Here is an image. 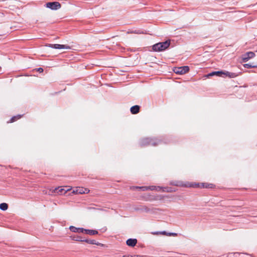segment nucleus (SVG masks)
Here are the masks:
<instances>
[{"label":"nucleus","mask_w":257,"mask_h":257,"mask_svg":"<svg viewBox=\"0 0 257 257\" xmlns=\"http://www.w3.org/2000/svg\"><path fill=\"white\" fill-rule=\"evenodd\" d=\"M255 56V54L252 52H248L244 54L242 60L243 62H247L249 59L252 58Z\"/></svg>","instance_id":"obj_6"},{"label":"nucleus","mask_w":257,"mask_h":257,"mask_svg":"<svg viewBox=\"0 0 257 257\" xmlns=\"http://www.w3.org/2000/svg\"><path fill=\"white\" fill-rule=\"evenodd\" d=\"M170 45V41L167 40L165 42H160L153 46V50L156 52H160L165 50Z\"/></svg>","instance_id":"obj_2"},{"label":"nucleus","mask_w":257,"mask_h":257,"mask_svg":"<svg viewBox=\"0 0 257 257\" xmlns=\"http://www.w3.org/2000/svg\"><path fill=\"white\" fill-rule=\"evenodd\" d=\"M135 189H140L144 191L149 190L148 186H142V187L132 186V187H131V189L134 190Z\"/></svg>","instance_id":"obj_15"},{"label":"nucleus","mask_w":257,"mask_h":257,"mask_svg":"<svg viewBox=\"0 0 257 257\" xmlns=\"http://www.w3.org/2000/svg\"><path fill=\"white\" fill-rule=\"evenodd\" d=\"M56 192L58 194H62L63 193L65 194L66 193L67 191H69L70 189H68L67 190H64L63 188H62L61 187H58L56 188Z\"/></svg>","instance_id":"obj_16"},{"label":"nucleus","mask_w":257,"mask_h":257,"mask_svg":"<svg viewBox=\"0 0 257 257\" xmlns=\"http://www.w3.org/2000/svg\"><path fill=\"white\" fill-rule=\"evenodd\" d=\"M70 237L73 240L77 241H84V240H82V238L79 236H71Z\"/></svg>","instance_id":"obj_18"},{"label":"nucleus","mask_w":257,"mask_h":257,"mask_svg":"<svg viewBox=\"0 0 257 257\" xmlns=\"http://www.w3.org/2000/svg\"><path fill=\"white\" fill-rule=\"evenodd\" d=\"M21 117H22V115H18L17 116H14L12 117L11 118V119H10V120L9 121H8V122H9H9H11V123L13 122L16 121L17 120L21 118Z\"/></svg>","instance_id":"obj_20"},{"label":"nucleus","mask_w":257,"mask_h":257,"mask_svg":"<svg viewBox=\"0 0 257 257\" xmlns=\"http://www.w3.org/2000/svg\"><path fill=\"white\" fill-rule=\"evenodd\" d=\"M152 234L154 235H165L167 236H177V233H167V232L164 231H157V232H152Z\"/></svg>","instance_id":"obj_7"},{"label":"nucleus","mask_w":257,"mask_h":257,"mask_svg":"<svg viewBox=\"0 0 257 257\" xmlns=\"http://www.w3.org/2000/svg\"><path fill=\"white\" fill-rule=\"evenodd\" d=\"M8 208V205L6 203L0 204V209L2 210H6Z\"/></svg>","instance_id":"obj_21"},{"label":"nucleus","mask_w":257,"mask_h":257,"mask_svg":"<svg viewBox=\"0 0 257 257\" xmlns=\"http://www.w3.org/2000/svg\"><path fill=\"white\" fill-rule=\"evenodd\" d=\"M72 193L74 194H78L77 187L73 190Z\"/></svg>","instance_id":"obj_23"},{"label":"nucleus","mask_w":257,"mask_h":257,"mask_svg":"<svg viewBox=\"0 0 257 257\" xmlns=\"http://www.w3.org/2000/svg\"><path fill=\"white\" fill-rule=\"evenodd\" d=\"M223 74L230 78H235L238 76L235 73L229 72L228 71L223 72Z\"/></svg>","instance_id":"obj_14"},{"label":"nucleus","mask_w":257,"mask_h":257,"mask_svg":"<svg viewBox=\"0 0 257 257\" xmlns=\"http://www.w3.org/2000/svg\"><path fill=\"white\" fill-rule=\"evenodd\" d=\"M85 234H89V235H95L98 234V231L95 230H91V229H85L84 230V232Z\"/></svg>","instance_id":"obj_13"},{"label":"nucleus","mask_w":257,"mask_h":257,"mask_svg":"<svg viewBox=\"0 0 257 257\" xmlns=\"http://www.w3.org/2000/svg\"><path fill=\"white\" fill-rule=\"evenodd\" d=\"M84 241L88 243L91 244H95L96 243L95 242V240H85Z\"/></svg>","instance_id":"obj_22"},{"label":"nucleus","mask_w":257,"mask_h":257,"mask_svg":"<svg viewBox=\"0 0 257 257\" xmlns=\"http://www.w3.org/2000/svg\"><path fill=\"white\" fill-rule=\"evenodd\" d=\"M70 230L73 232L83 233L84 229L83 228H77L73 226H70L69 227Z\"/></svg>","instance_id":"obj_10"},{"label":"nucleus","mask_w":257,"mask_h":257,"mask_svg":"<svg viewBox=\"0 0 257 257\" xmlns=\"http://www.w3.org/2000/svg\"><path fill=\"white\" fill-rule=\"evenodd\" d=\"M131 257H146L145 256H140L139 255H132V256Z\"/></svg>","instance_id":"obj_26"},{"label":"nucleus","mask_w":257,"mask_h":257,"mask_svg":"<svg viewBox=\"0 0 257 257\" xmlns=\"http://www.w3.org/2000/svg\"><path fill=\"white\" fill-rule=\"evenodd\" d=\"M149 190H157L160 191L162 189L163 192H171V190L167 189V188H162L160 186H148Z\"/></svg>","instance_id":"obj_8"},{"label":"nucleus","mask_w":257,"mask_h":257,"mask_svg":"<svg viewBox=\"0 0 257 257\" xmlns=\"http://www.w3.org/2000/svg\"><path fill=\"white\" fill-rule=\"evenodd\" d=\"M137 33V34L139 33L138 32H127V33H128V34H129V33Z\"/></svg>","instance_id":"obj_28"},{"label":"nucleus","mask_w":257,"mask_h":257,"mask_svg":"<svg viewBox=\"0 0 257 257\" xmlns=\"http://www.w3.org/2000/svg\"><path fill=\"white\" fill-rule=\"evenodd\" d=\"M78 194H87L89 192V190L86 188H83L81 187H77Z\"/></svg>","instance_id":"obj_12"},{"label":"nucleus","mask_w":257,"mask_h":257,"mask_svg":"<svg viewBox=\"0 0 257 257\" xmlns=\"http://www.w3.org/2000/svg\"><path fill=\"white\" fill-rule=\"evenodd\" d=\"M148 141H149V139H145L143 140V142H142V143L143 144H146V143H148Z\"/></svg>","instance_id":"obj_25"},{"label":"nucleus","mask_w":257,"mask_h":257,"mask_svg":"<svg viewBox=\"0 0 257 257\" xmlns=\"http://www.w3.org/2000/svg\"><path fill=\"white\" fill-rule=\"evenodd\" d=\"M223 71H214V72H212L210 73H209L208 76H213V75H217V76H221L222 74H223Z\"/></svg>","instance_id":"obj_19"},{"label":"nucleus","mask_w":257,"mask_h":257,"mask_svg":"<svg viewBox=\"0 0 257 257\" xmlns=\"http://www.w3.org/2000/svg\"><path fill=\"white\" fill-rule=\"evenodd\" d=\"M49 47L54 48L56 49H70L71 47L67 45H61L58 44H49Z\"/></svg>","instance_id":"obj_5"},{"label":"nucleus","mask_w":257,"mask_h":257,"mask_svg":"<svg viewBox=\"0 0 257 257\" xmlns=\"http://www.w3.org/2000/svg\"><path fill=\"white\" fill-rule=\"evenodd\" d=\"M37 71H38L40 73L43 72V69L42 68H41V67L37 69Z\"/></svg>","instance_id":"obj_24"},{"label":"nucleus","mask_w":257,"mask_h":257,"mask_svg":"<svg viewBox=\"0 0 257 257\" xmlns=\"http://www.w3.org/2000/svg\"><path fill=\"white\" fill-rule=\"evenodd\" d=\"M132 256V255H123V257H131Z\"/></svg>","instance_id":"obj_27"},{"label":"nucleus","mask_w":257,"mask_h":257,"mask_svg":"<svg viewBox=\"0 0 257 257\" xmlns=\"http://www.w3.org/2000/svg\"><path fill=\"white\" fill-rule=\"evenodd\" d=\"M126 243L129 246L134 247L137 243V239L135 238L128 239L126 241Z\"/></svg>","instance_id":"obj_9"},{"label":"nucleus","mask_w":257,"mask_h":257,"mask_svg":"<svg viewBox=\"0 0 257 257\" xmlns=\"http://www.w3.org/2000/svg\"><path fill=\"white\" fill-rule=\"evenodd\" d=\"M46 7L52 10H57L61 8V4L57 2H49L46 4Z\"/></svg>","instance_id":"obj_4"},{"label":"nucleus","mask_w":257,"mask_h":257,"mask_svg":"<svg viewBox=\"0 0 257 257\" xmlns=\"http://www.w3.org/2000/svg\"><path fill=\"white\" fill-rule=\"evenodd\" d=\"M173 71L176 74H184L189 71V67L187 66L175 67Z\"/></svg>","instance_id":"obj_3"},{"label":"nucleus","mask_w":257,"mask_h":257,"mask_svg":"<svg viewBox=\"0 0 257 257\" xmlns=\"http://www.w3.org/2000/svg\"><path fill=\"white\" fill-rule=\"evenodd\" d=\"M140 107L139 105H134L131 108V112L132 114H137L140 111Z\"/></svg>","instance_id":"obj_11"},{"label":"nucleus","mask_w":257,"mask_h":257,"mask_svg":"<svg viewBox=\"0 0 257 257\" xmlns=\"http://www.w3.org/2000/svg\"><path fill=\"white\" fill-rule=\"evenodd\" d=\"M244 67L247 68H256L257 67V64L254 63H247L244 64Z\"/></svg>","instance_id":"obj_17"},{"label":"nucleus","mask_w":257,"mask_h":257,"mask_svg":"<svg viewBox=\"0 0 257 257\" xmlns=\"http://www.w3.org/2000/svg\"><path fill=\"white\" fill-rule=\"evenodd\" d=\"M177 186L184 187L187 188H214L215 185L212 183H196L189 182L185 183L180 182L176 184Z\"/></svg>","instance_id":"obj_1"}]
</instances>
